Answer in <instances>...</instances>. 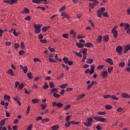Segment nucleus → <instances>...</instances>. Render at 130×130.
I'll list each match as a JSON object with an SVG mask.
<instances>
[{"label": "nucleus", "instance_id": "nucleus-1", "mask_svg": "<svg viewBox=\"0 0 130 130\" xmlns=\"http://www.w3.org/2000/svg\"><path fill=\"white\" fill-rule=\"evenodd\" d=\"M105 10H106L105 7H101L100 8V9H98L96 11V14L99 18H101V17H102V14L103 17H106L107 18H108V12H107L106 13L103 12L105 11Z\"/></svg>", "mask_w": 130, "mask_h": 130}, {"label": "nucleus", "instance_id": "nucleus-2", "mask_svg": "<svg viewBox=\"0 0 130 130\" xmlns=\"http://www.w3.org/2000/svg\"><path fill=\"white\" fill-rule=\"evenodd\" d=\"M87 122H84V124L85 126H91L92 125V122H93V120H94V119L93 117H90L87 119Z\"/></svg>", "mask_w": 130, "mask_h": 130}, {"label": "nucleus", "instance_id": "nucleus-3", "mask_svg": "<svg viewBox=\"0 0 130 130\" xmlns=\"http://www.w3.org/2000/svg\"><path fill=\"white\" fill-rule=\"evenodd\" d=\"M34 27L35 28V33H40L41 30L40 28L42 27V24H34Z\"/></svg>", "mask_w": 130, "mask_h": 130}, {"label": "nucleus", "instance_id": "nucleus-4", "mask_svg": "<svg viewBox=\"0 0 130 130\" xmlns=\"http://www.w3.org/2000/svg\"><path fill=\"white\" fill-rule=\"evenodd\" d=\"M62 60H63L64 63H68L69 66H73L74 64V61H70L69 58L67 57H63L62 58Z\"/></svg>", "mask_w": 130, "mask_h": 130}, {"label": "nucleus", "instance_id": "nucleus-5", "mask_svg": "<svg viewBox=\"0 0 130 130\" xmlns=\"http://www.w3.org/2000/svg\"><path fill=\"white\" fill-rule=\"evenodd\" d=\"M122 50H123V47L118 46L116 48V51L119 55H122Z\"/></svg>", "mask_w": 130, "mask_h": 130}, {"label": "nucleus", "instance_id": "nucleus-6", "mask_svg": "<svg viewBox=\"0 0 130 130\" xmlns=\"http://www.w3.org/2000/svg\"><path fill=\"white\" fill-rule=\"evenodd\" d=\"M52 106H56L57 108H61L63 106V104L61 103V102L56 103L55 102H53Z\"/></svg>", "mask_w": 130, "mask_h": 130}, {"label": "nucleus", "instance_id": "nucleus-7", "mask_svg": "<svg viewBox=\"0 0 130 130\" xmlns=\"http://www.w3.org/2000/svg\"><path fill=\"white\" fill-rule=\"evenodd\" d=\"M130 25L128 23H124V30H126V33H130Z\"/></svg>", "mask_w": 130, "mask_h": 130}, {"label": "nucleus", "instance_id": "nucleus-8", "mask_svg": "<svg viewBox=\"0 0 130 130\" xmlns=\"http://www.w3.org/2000/svg\"><path fill=\"white\" fill-rule=\"evenodd\" d=\"M130 50V44H128V45L125 46L124 47L123 53H126L127 52Z\"/></svg>", "mask_w": 130, "mask_h": 130}, {"label": "nucleus", "instance_id": "nucleus-9", "mask_svg": "<svg viewBox=\"0 0 130 130\" xmlns=\"http://www.w3.org/2000/svg\"><path fill=\"white\" fill-rule=\"evenodd\" d=\"M19 67L22 71H23V73L25 74H27V72L28 71V67L27 66H25L24 67L22 65H19Z\"/></svg>", "mask_w": 130, "mask_h": 130}, {"label": "nucleus", "instance_id": "nucleus-10", "mask_svg": "<svg viewBox=\"0 0 130 130\" xmlns=\"http://www.w3.org/2000/svg\"><path fill=\"white\" fill-rule=\"evenodd\" d=\"M94 72H95V65L91 64L90 66V72L89 73V75H92L94 74Z\"/></svg>", "mask_w": 130, "mask_h": 130}, {"label": "nucleus", "instance_id": "nucleus-11", "mask_svg": "<svg viewBox=\"0 0 130 130\" xmlns=\"http://www.w3.org/2000/svg\"><path fill=\"white\" fill-rule=\"evenodd\" d=\"M101 76L103 79H105V78H107V77H108V73L107 71H103L102 73Z\"/></svg>", "mask_w": 130, "mask_h": 130}, {"label": "nucleus", "instance_id": "nucleus-12", "mask_svg": "<svg viewBox=\"0 0 130 130\" xmlns=\"http://www.w3.org/2000/svg\"><path fill=\"white\" fill-rule=\"evenodd\" d=\"M121 96L123 98H126V99L130 98V95L128 94V93H125V92H122Z\"/></svg>", "mask_w": 130, "mask_h": 130}, {"label": "nucleus", "instance_id": "nucleus-13", "mask_svg": "<svg viewBox=\"0 0 130 130\" xmlns=\"http://www.w3.org/2000/svg\"><path fill=\"white\" fill-rule=\"evenodd\" d=\"M7 74H8V75H10V76H11V77H14V71L12 69H9L7 72Z\"/></svg>", "mask_w": 130, "mask_h": 130}, {"label": "nucleus", "instance_id": "nucleus-14", "mask_svg": "<svg viewBox=\"0 0 130 130\" xmlns=\"http://www.w3.org/2000/svg\"><path fill=\"white\" fill-rule=\"evenodd\" d=\"M94 84H97V82H96V81L92 82L89 85H88L87 86V90H90V89H91V88H92V87H93V85H94Z\"/></svg>", "mask_w": 130, "mask_h": 130}, {"label": "nucleus", "instance_id": "nucleus-15", "mask_svg": "<svg viewBox=\"0 0 130 130\" xmlns=\"http://www.w3.org/2000/svg\"><path fill=\"white\" fill-rule=\"evenodd\" d=\"M32 2L34 4H40L41 3V2H44L45 3H46L47 0H32Z\"/></svg>", "mask_w": 130, "mask_h": 130}, {"label": "nucleus", "instance_id": "nucleus-16", "mask_svg": "<svg viewBox=\"0 0 130 130\" xmlns=\"http://www.w3.org/2000/svg\"><path fill=\"white\" fill-rule=\"evenodd\" d=\"M87 50H88V49L87 48H82L80 50V52L81 53H83V55H87Z\"/></svg>", "mask_w": 130, "mask_h": 130}, {"label": "nucleus", "instance_id": "nucleus-17", "mask_svg": "<svg viewBox=\"0 0 130 130\" xmlns=\"http://www.w3.org/2000/svg\"><path fill=\"white\" fill-rule=\"evenodd\" d=\"M106 62H108L109 63V64H111V66H113V61H112V59L108 58L106 60Z\"/></svg>", "mask_w": 130, "mask_h": 130}, {"label": "nucleus", "instance_id": "nucleus-18", "mask_svg": "<svg viewBox=\"0 0 130 130\" xmlns=\"http://www.w3.org/2000/svg\"><path fill=\"white\" fill-rule=\"evenodd\" d=\"M103 40L105 41V42H108V41L109 40V36H104L103 37Z\"/></svg>", "mask_w": 130, "mask_h": 130}, {"label": "nucleus", "instance_id": "nucleus-19", "mask_svg": "<svg viewBox=\"0 0 130 130\" xmlns=\"http://www.w3.org/2000/svg\"><path fill=\"white\" fill-rule=\"evenodd\" d=\"M84 46H85V47H93V46H94V45L91 42H88L85 44Z\"/></svg>", "mask_w": 130, "mask_h": 130}, {"label": "nucleus", "instance_id": "nucleus-20", "mask_svg": "<svg viewBox=\"0 0 130 130\" xmlns=\"http://www.w3.org/2000/svg\"><path fill=\"white\" fill-rule=\"evenodd\" d=\"M22 14H29L30 10L27 8L25 7L24 10L21 12Z\"/></svg>", "mask_w": 130, "mask_h": 130}, {"label": "nucleus", "instance_id": "nucleus-21", "mask_svg": "<svg viewBox=\"0 0 130 130\" xmlns=\"http://www.w3.org/2000/svg\"><path fill=\"white\" fill-rule=\"evenodd\" d=\"M76 46H77V47H78V48H83V47H84V46H85V45L80 43H76Z\"/></svg>", "mask_w": 130, "mask_h": 130}, {"label": "nucleus", "instance_id": "nucleus-22", "mask_svg": "<svg viewBox=\"0 0 130 130\" xmlns=\"http://www.w3.org/2000/svg\"><path fill=\"white\" fill-rule=\"evenodd\" d=\"M49 28H50V26L49 25L47 26H44L42 28V31H43V32H46V31H47V30H48V29H49Z\"/></svg>", "mask_w": 130, "mask_h": 130}, {"label": "nucleus", "instance_id": "nucleus-23", "mask_svg": "<svg viewBox=\"0 0 130 130\" xmlns=\"http://www.w3.org/2000/svg\"><path fill=\"white\" fill-rule=\"evenodd\" d=\"M68 85L69 84L68 83L62 84L61 85H59V87L61 89H66V88H67V87H68Z\"/></svg>", "mask_w": 130, "mask_h": 130}, {"label": "nucleus", "instance_id": "nucleus-24", "mask_svg": "<svg viewBox=\"0 0 130 130\" xmlns=\"http://www.w3.org/2000/svg\"><path fill=\"white\" fill-rule=\"evenodd\" d=\"M43 89L44 90H46L47 89H48L49 88V86L48 85V84L47 83H44V85L42 86Z\"/></svg>", "mask_w": 130, "mask_h": 130}, {"label": "nucleus", "instance_id": "nucleus-25", "mask_svg": "<svg viewBox=\"0 0 130 130\" xmlns=\"http://www.w3.org/2000/svg\"><path fill=\"white\" fill-rule=\"evenodd\" d=\"M58 92V89L55 88H53L51 90V94H52V93H57Z\"/></svg>", "mask_w": 130, "mask_h": 130}, {"label": "nucleus", "instance_id": "nucleus-26", "mask_svg": "<svg viewBox=\"0 0 130 130\" xmlns=\"http://www.w3.org/2000/svg\"><path fill=\"white\" fill-rule=\"evenodd\" d=\"M41 106L42 110H44V109H45V108L47 107V104L46 103L42 104V105H41Z\"/></svg>", "mask_w": 130, "mask_h": 130}, {"label": "nucleus", "instance_id": "nucleus-27", "mask_svg": "<svg viewBox=\"0 0 130 130\" xmlns=\"http://www.w3.org/2000/svg\"><path fill=\"white\" fill-rule=\"evenodd\" d=\"M117 28V26H114L113 28L112 29V33H118V31H117V30H116Z\"/></svg>", "mask_w": 130, "mask_h": 130}, {"label": "nucleus", "instance_id": "nucleus-28", "mask_svg": "<svg viewBox=\"0 0 130 130\" xmlns=\"http://www.w3.org/2000/svg\"><path fill=\"white\" fill-rule=\"evenodd\" d=\"M51 128L52 130H56L59 128V126L58 125H55L51 126Z\"/></svg>", "mask_w": 130, "mask_h": 130}, {"label": "nucleus", "instance_id": "nucleus-29", "mask_svg": "<svg viewBox=\"0 0 130 130\" xmlns=\"http://www.w3.org/2000/svg\"><path fill=\"white\" fill-rule=\"evenodd\" d=\"M102 35H100L98 37V39L96 40L97 42H98V43H101V41L102 40Z\"/></svg>", "mask_w": 130, "mask_h": 130}, {"label": "nucleus", "instance_id": "nucleus-30", "mask_svg": "<svg viewBox=\"0 0 130 130\" xmlns=\"http://www.w3.org/2000/svg\"><path fill=\"white\" fill-rule=\"evenodd\" d=\"M3 2L4 3H6L7 4H9V5H14L13 1H11V0H4Z\"/></svg>", "mask_w": 130, "mask_h": 130}, {"label": "nucleus", "instance_id": "nucleus-31", "mask_svg": "<svg viewBox=\"0 0 130 130\" xmlns=\"http://www.w3.org/2000/svg\"><path fill=\"white\" fill-rule=\"evenodd\" d=\"M84 97H85V94L84 93L78 96L77 98L76 99V100H80V99H83V98H84Z\"/></svg>", "mask_w": 130, "mask_h": 130}, {"label": "nucleus", "instance_id": "nucleus-32", "mask_svg": "<svg viewBox=\"0 0 130 130\" xmlns=\"http://www.w3.org/2000/svg\"><path fill=\"white\" fill-rule=\"evenodd\" d=\"M86 63H88L89 64L93 63V59L88 58L86 61Z\"/></svg>", "mask_w": 130, "mask_h": 130}, {"label": "nucleus", "instance_id": "nucleus-33", "mask_svg": "<svg viewBox=\"0 0 130 130\" xmlns=\"http://www.w3.org/2000/svg\"><path fill=\"white\" fill-rule=\"evenodd\" d=\"M20 47L21 48V49H25V43H24V42L22 41L20 43Z\"/></svg>", "mask_w": 130, "mask_h": 130}, {"label": "nucleus", "instance_id": "nucleus-34", "mask_svg": "<svg viewBox=\"0 0 130 130\" xmlns=\"http://www.w3.org/2000/svg\"><path fill=\"white\" fill-rule=\"evenodd\" d=\"M105 107L107 110H109L110 109H112L113 107L111 105H107L105 106Z\"/></svg>", "mask_w": 130, "mask_h": 130}, {"label": "nucleus", "instance_id": "nucleus-35", "mask_svg": "<svg viewBox=\"0 0 130 130\" xmlns=\"http://www.w3.org/2000/svg\"><path fill=\"white\" fill-rule=\"evenodd\" d=\"M31 102L33 104H36V103H38L39 102V100L37 99H34L31 100Z\"/></svg>", "mask_w": 130, "mask_h": 130}, {"label": "nucleus", "instance_id": "nucleus-36", "mask_svg": "<svg viewBox=\"0 0 130 130\" xmlns=\"http://www.w3.org/2000/svg\"><path fill=\"white\" fill-rule=\"evenodd\" d=\"M4 98L5 100H10V99H11V96H10V95L5 94L4 95Z\"/></svg>", "mask_w": 130, "mask_h": 130}, {"label": "nucleus", "instance_id": "nucleus-37", "mask_svg": "<svg viewBox=\"0 0 130 130\" xmlns=\"http://www.w3.org/2000/svg\"><path fill=\"white\" fill-rule=\"evenodd\" d=\"M27 77L28 79H32V78H33V76H32V73H28L27 74Z\"/></svg>", "mask_w": 130, "mask_h": 130}, {"label": "nucleus", "instance_id": "nucleus-38", "mask_svg": "<svg viewBox=\"0 0 130 130\" xmlns=\"http://www.w3.org/2000/svg\"><path fill=\"white\" fill-rule=\"evenodd\" d=\"M48 49H49L50 52H55V50L54 48H51V47H48Z\"/></svg>", "mask_w": 130, "mask_h": 130}, {"label": "nucleus", "instance_id": "nucleus-39", "mask_svg": "<svg viewBox=\"0 0 130 130\" xmlns=\"http://www.w3.org/2000/svg\"><path fill=\"white\" fill-rule=\"evenodd\" d=\"M53 95L54 96V97L55 98H59V97H60V95L59 94H58V93H56V92H54L53 93Z\"/></svg>", "mask_w": 130, "mask_h": 130}, {"label": "nucleus", "instance_id": "nucleus-40", "mask_svg": "<svg viewBox=\"0 0 130 130\" xmlns=\"http://www.w3.org/2000/svg\"><path fill=\"white\" fill-rule=\"evenodd\" d=\"M71 122H67V123L64 124L65 127H70V126H71Z\"/></svg>", "mask_w": 130, "mask_h": 130}, {"label": "nucleus", "instance_id": "nucleus-41", "mask_svg": "<svg viewBox=\"0 0 130 130\" xmlns=\"http://www.w3.org/2000/svg\"><path fill=\"white\" fill-rule=\"evenodd\" d=\"M6 124V120H2L0 122V125L2 126H4Z\"/></svg>", "mask_w": 130, "mask_h": 130}, {"label": "nucleus", "instance_id": "nucleus-42", "mask_svg": "<svg viewBox=\"0 0 130 130\" xmlns=\"http://www.w3.org/2000/svg\"><path fill=\"white\" fill-rule=\"evenodd\" d=\"M103 68H105V66L104 65H99L98 67H97V69L98 70H102V69H103Z\"/></svg>", "mask_w": 130, "mask_h": 130}, {"label": "nucleus", "instance_id": "nucleus-43", "mask_svg": "<svg viewBox=\"0 0 130 130\" xmlns=\"http://www.w3.org/2000/svg\"><path fill=\"white\" fill-rule=\"evenodd\" d=\"M99 121H101V122H106L107 121V120H106V118H100Z\"/></svg>", "mask_w": 130, "mask_h": 130}, {"label": "nucleus", "instance_id": "nucleus-44", "mask_svg": "<svg viewBox=\"0 0 130 130\" xmlns=\"http://www.w3.org/2000/svg\"><path fill=\"white\" fill-rule=\"evenodd\" d=\"M34 61L35 62H41V60L38 58H34Z\"/></svg>", "mask_w": 130, "mask_h": 130}, {"label": "nucleus", "instance_id": "nucleus-45", "mask_svg": "<svg viewBox=\"0 0 130 130\" xmlns=\"http://www.w3.org/2000/svg\"><path fill=\"white\" fill-rule=\"evenodd\" d=\"M70 122H71V123L72 124H74V125H75V124H77V125L80 124V121L76 122V121L73 120V121H71Z\"/></svg>", "mask_w": 130, "mask_h": 130}, {"label": "nucleus", "instance_id": "nucleus-46", "mask_svg": "<svg viewBox=\"0 0 130 130\" xmlns=\"http://www.w3.org/2000/svg\"><path fill=\"white\" fill-rule=\"evenodd\" d=\"M97 114H98L99 115H104L106 114V112H105V111L99 112L97 113Z\"/></svg>", "mask_w": 130, "mask_h": 130}, {"label": "nucleus", "instance_id": "nucleus-47", "mask_svg": "<svg viewBox=\"0 0 130 130\" xmlns=\"http://www.w3.org/2000/svg\"><path fill=\"white\" fill-rule=\"evenodd\" d=\"M49 86H50V88H51V89L54 88V84H53V82H49Z\"/></svg>", "mask_w": 130, "mask_h": 130}, {"label": "nucleus", "instance_id": "nucleus-48", "mask_svg": "<svg viewBox=\"0 0 130 130\" xmlns=\"http://www.w3.org/2000/svg\"><path fill=\"white\" fill-rule=\"evenodd\" d=\"M13 99L17 102H18V101H20V98L18 95H16L15 98H13Z\"/></svg>", "mask_w": 130, "mask_h": 130}, {"label": "nucleus", "instance_id": "nucleus-49", "mask_svg": "<svg viewBox=\"0 0 130 130\" xmlns=\"http://www.w3.org/2000/svg\"><path fill=\"white\" fill-rule=\"evenodd\" d=\"M87 55H83V58L82 59L81 62H85V60L87 59Z\"/></svg>", "mask_w": 130, "mask_h": 130}, {"label": "nucleus", "instance_id": "nucleus-50", "mask_svg": "<svg viewBox=\"0 0 130 130\" xmlns=\"http://www.w3.org/2000/svg\"><path fill=\"white\" fill-rule=\"evenodd\" d=\"M112 99H113V100H116V101H118V100H119L118 98L116 97L114 95H112Z\"/></svg>", "mask_w": 130, "mask_h": 130}, {"label": "nucleus", "instance_id": "nucleus-51", "mask_svg": "<svg viewBox=\"0 0 130 130\" xmlns=\"http://www.w3.org/2000/svg\"><path fill=\"white\" fill-rule=\"evenodd\" d=\"M29 112H30V106H28L26 111V115H28V114H29Z\"/></svg>", "mask_w": 130, "mask_h": 130}, {"label": "nucleus", "instance_id": "nucleus-52", "mask_svg": "<svg viewBox=\"0 0 130 130\" xmlns=\"http://www.w3.org/2000/svg\"><path fill=\"white\" fill-rule=\"evenodd\" d=\"M70 118H71V116L67 115L66 118V121L67 122H70Z\"/></svg>", "mask_w": 130, "mask_h": 130}, {"label": "nucleus", "instance_id": "nucleus-53", "mask_svg": "<svg viewBox=\"0 0 130 130\" xmlns=\"http://www.w3.org/2000/svg\"><path fill=\"white\" fill-rule=\"evenodd\" d=\"M32 127H33V124H30L27 127L26 130H31Z\"/></svg>", "mask_w": 130, "mask_h": 130}, {"label": "nucleus", "instance_id": "nucleus-54", "mask_svg": "<svg viewBox=\"0 0 130 130\" xmlns=\"http://www.w3.org/2000/svg\"><path fill=\"white\" fill-rule=\"evenodd\" d=\"M18 88H19V89H20V90H22L23 89V88H24V84L21 83L19 85Z\"/></svg>", "mask_w": 130, "mask_h": 130}, {"label": "nucleus", "instance_id": "nucleus-55", "mask_svg": "<svg viewBox=\"0 0 130 130\" xmlns=\"http://www.w3.org/2000/svg\"><path fill=\"white\" fill-rule=\"evenodd\" d=\"M88 22H89V23H90V26H91V27H94L95 26V25H94V23H93V22H92V20H88Z\"/></svg>", "mask_w": 130, "mask_h": 130}, {"label": "nucleus", "instance_id": "nucleus-56", "mask_svg": "<svg viewBox=\"0 0 130 130\" xmlns=\"http://www.w3.org/2000/svg\"><path fill=\"white\" fill-rule=\"evenodd\" d=\"M125 66V63L124 62H121L119 63V67H121V68H123Z\"/></svg>", "mask_w": 130, "mask_h": 130}, {"label": "nucleus", "instance_id": "nucleus-57", "mask_svg": "<svg viewBox=\"0 0 130 130\" xmlns=\"http://www.w3.org/2000/svg\"><path fill=\"white\" fill-rule=\"evenodd\" d=\"M19 54H20V55H24V54H25V51H24V50H20L19 52Z\"/></svg>", "mask_w": 130, "mask_h": 130}, {"label": "nucleus", "instance_id": "nucleus-58", "mask_svg": "<svg viewBox=\"0 0 130 130\" xmlns=\"http://www.w3.org/2000/svg\"><path fill=\"white\" fill-rule=\"evenodd\" d=\"M32 88H34V89H38L39 86L36 84H33Z\"/></svg>", "mask_w": 130, "mask_h": 130}, {"label": "nucleus", "instance_id": "nucleus-59", "mask_svg": "<svg viewBox=\"0 0 130 130\" xmlns=\"http://www.w3.org/2000/svg\"><path fill=\"white\" fill-rule=\"evenodd\" d=\"M71 108V105H68L64 108V110H68V109H69Z\"/></svg>", "mask_w": 130, "mask_h": 130}, {"label": "nucleus", "instance_id": "nucleus-60", "mask_svg": "<svg viewBox=\"0 0 130 130\" xmlns=\"http://www.w3.org/2000/svg\"><path fill=\"white\" fill-rule=\"evenodd\" d=\"M18 85H20V82L19 81H16L15 84L14 88L16 89L17 87H18Z\"/></svg>", "mask_w": 130, "mask_h": 130}, {"label": "nucleus", "instance_id": "nucleus-61", "mask_svg": "<svg viewBox=\"0 0 130 130\" xmlns=\"http://www.w3.org/2000/svg\"><path fill=\"white\" fill-rule=\"evenodd\" d=\"M40 42H41V43H46V42H47V41L46 40V39H41L40 40Z\"/></svg>", "mask_w": 130, "mask_h": 130}, {"label": "nucleus", "instance_id": "nucleus-62", "mask_svg": "<svg viewBox=\"0 0 130 130\" xmlns=\"http://www.w3.org/2000/svg\"><path fill=\"white\" fill-rule=\"evenodd\" d=\"M49 61H50V62H56V61L54 60V59L52 58H49Z\"/></svg>", "mask_w": 130, "mask_h": 130}, {"label": "nucleus", "instance_id": "nucleus-63", "mask_svg": "<svg viewBox=\"0 0 130 130\" xmlns=\"http://www.w3.org/2000/svg\"><path fill=\"white\" fill-rule=\"evenodd\" d=\"M122 110H123V108L120 107L118 109H117V111L118 112H121V111H122Z\"/></svg>", "mask_w": 130, "mask_h": 130}, {"label": "nucleus", "instance_id": "nucleus-64", "mask_svg": "<svg viewBox=\"0 0 130 130\" xmlns=\"http://www.w3.org/2000/svg\"><path fill=\"white\" fill-rule=\"evenodd\" d=\"M96 128L97 130H102V127L100 126V125H98L96 126Z\"/></svg>", "mask_w": 130, "mask_h": 130}]
</instances>
